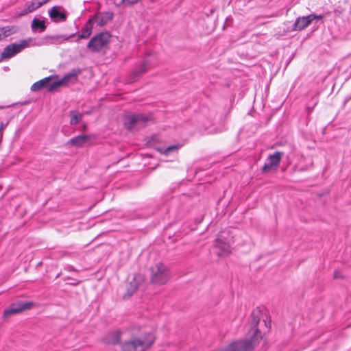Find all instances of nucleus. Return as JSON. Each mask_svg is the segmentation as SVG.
<instances>
[{
    "mask_svg": "<svg viewBox=\"0 0 351 351\" xmlns=\"http://www.w3.org/2000/svg\"><path fill=\"white\" fill-rule=\"evenodd\" d=\"M259 321V317L253 313L247 339L233 341L218 351H252L262 339L261 333L257 328Z\"/></svg>",
    "mask_w": 351,
    "mask_h": 351,
    "instance_id": "obj_1",
    "label": "nucleus"
},
{
    "mask_svg": "<svg viewBox=\"0 0 351 351\" xmlns=\"http://www.w3.org/2000/svg\"><path fill=\"white\" fill-rule=\"evenodd\" d=\"M155 341L153 333L143 330L134 329L130 337L121 345L122 351H145Z\"/></svg>",
    "mask_w": 351,
    "mask_h": 351,
    "instance_id": "obj_2",
    "label": "nucleus"
},
{
    "mask_svg": "<svg viewBox=\"0 0 351 351\" xmlns=\"http://www.w3.org/2000/svg\"><path fill=\"white\" fill-rule=\"evenodd\" d=\"M80 73V70H73L60 80H58L57 75H51L33 84L31 90L38 91L46 88L49 91H53L60 86H67L75 82Z\"/></svg>",
    "mask_w": 351,
    "mask_h": 351,
    "instance_id": "obj_3",
    "label": "nucleus"
},
{
    "mask_svg": "<svg viewBox=\"0 0 351 351\" xmlns=\"http://www.w3.org/2000/svg\"><path fill=\"white\" fill-rule=\"evenodd\" d=\"M150 281L157 286L166 284L170 278V273L167 267L160 263H156L150 268Z\"/></svg>",
    "mask_w": 351,
    "mask_h": 351,
    "instance_id": "obj_4",
    "label": "nucleus"
},
{
    "mask_svg": "<svg viewBox=\"0 0 351 351\" xmlns=\"http://www.w3.org/2000/svg\"><path fill=\"white\" fill-rule=\"evenodd\" d=\"M233 237L226 231L221 232L216 240L215 253L219 257L228 256L231 253Z\"/></svg>",
    "mask_w": 351,
    "mask_h": 351,
    "instance_id": "obj_5",
    "label": "nucleus"
},
{
    "mask_svg": "<svg viewBox=\"0 0 351 351\" xmlns=\"http://www.w3.org/2000/svg\"><path fill=\"white\" fill-rule=\"evenodd\" d=\"M110 35L101 32L93 36L87 43V48L92 52H99L105 49L109 43Z\"/></svg>",
    "mask_w": 351,
    "mask_h": 351,
    "instance_id": "obj_6",
    "label": "nucleus"
},
{
    "mask_svg": "<svg viewBox=\"0 0 351 351\" xmlns=\"http://www.w3.org/2000/svg\"><path fill=\"white\" fill-rule=\"evenodd\" d=\"M32 42L33 41L32 38H28L26 40H21L19 43H15L8 45L3 49L1 53V58H9L15 56L18 53L21 52L23 49L33 45Z\"/></svg>",
    "mask_w": 351,
    "mask_h": 351,
    "instance_id": "obj_7",
    "label": "nucleus"
},
{
    "mask_svg": "<svg viewBox=\"0 0 351 351\" xmlns=\"http://www.w3.org/2000/svg\"><path fill=\"white\" fill-rule=\"evenodd\" d=\"M149 120V117L143 114L128 115L125 118L124 125L129 130L138 129L144 127Z\"/></svg>",
    "mask_w": 351,
    "mask_h": 351,
    "instance_id": "obj_8",
    "label": "nucleus"
},
{
    "mask_svg": "<svg viewBox=\"0 0 351 351\" xmlns=\"http://www.w3.org/2000/svg\"><path fill=\"white\" fill-rule=\"evenodd\" d=\"M282 155L283 154L280 152L269 155L262 168V171L265 173L275 171L280 165Z\"/></svg>",
    "mask_w": 351,
    "mask_h": 351,
    "instance_id": "obj_9",
    "label": "nucleus"
},
{
    "mask_svg": "<svg viewBox=\"0 0 351 351\" xmlns=\"http://www.w3.org/2000/svg\"><path fill=\"white\" fill-rule=\"evenodd\" d=\"M32 306L33 303L32 302H19L17 303H13L9 308L4 311L3 317L4 319H8L14 314H17L23 311L31 308Z\"/></svg>",
    "mask_w": 351,
    "mask_h": 351,
    "instance_id": "obj_10",
    "label": "nucleus"
},
{
    "mask_svg": "<svg viewBox=\"0 0 351 351\" xmlns=\"http://www.w3.org/2000/svg\"><path fill=\"white\" fill-rule=\"evenodd\" d=\"M145 281V277L143 275L137 274H135L131 281H130L126 290V293L124 295L123 298H129L132 296L138 289L140 286Z\"/></svg>",
    "mask_w": 351,
    "mask_h": 351,
    "instance_id": "obj_11",
    "label": "nucleus"
},
{
    "mask_svg": "<svg viewBox=\"0 0 351 351\" xmlns=\"http://www.w3.org/2000/svg\"><path fill=\"white\" fill-rule=\"evenodd\" d=\"M49 1V0H32V1L26 2L25 7L18 12V14L20 16H23L28 13L32 12Z\"/></svg>",
    "mask_w": 351,
    "mask_h": 351,
    "instance_id": "obj_12",
    "label": "nucleus"
},
{
    "mask_svg": "<svg viewBox=\"0 0 351 351\" xmlns=\"http://www.w3.org/2000/svg\"><path fill=\"white\" fill-rule=\"evenodd\" d=\"M49 14L52 19L66 21L67 19V12L61 6H53L49 12Z\"/></svg>",
    "mask_w": 351,
    "mask_h": 351,
    "instance_id": "obj_13",
    "label": "nucleus"
},
{
    "mask_svg": "<svg viewBox=\"0 0 351 351\" xmlns=\"http://www.w3.org/2000/svg\"><path fill=\"white\" fill-rule=\"evenodd\" d=\"M93 23H85L82 27H78L79 32L77 34L78 39L88 38L93 32Z\"/></svg>",
    "mask_w": 351,
    "mask_h": 351,
    "instance_id": "obj_14",
    "label": "nucleus"
},
{
    "mask_svg": "<svg viewBox=\"0 0 351 351\" xmlns=\"http://www.w3.org/2000/svg\"><path fill=\"white\" fill-rule=\"evenodd\" d=\"M121 339V332L119 331H114L107 334L104 338V341L107 344H117Z\"/></svg>",
    "mask_w": 351,
    "mask_h": 351,
    "instance_id": "obj_15",
    "label": "nucleus"
},
{
    "mask_svg": "<svg viewBox=\"0 0 351 351\" xmlns=\"http://www.w3.org/2000/svg\"><path fill=\"white\" fill-rule=\"evenodd\" d=\"M89 141V136L86 135H80L70 140L69 143L75 147H82Z\"/></svg>",
    "mask_w": 351,
    "mask_h": 351,
    "instance_id": "obj_16",
    "label": "nucleus"
},
{
    "mask_svg": "<svg viewBox=\"0 0 351 351\" xmlns=\"http://www.w3.org/2000/svg\"><path fill=\"white\" fill-rule=\"evenodd\" d=\"M17 29L15 26H5L0 28V40H2L16 32Z\"/></svg>",
    "mask_w": 351,
    "mask_h": 351,
    "instance_id": "obj_17",
    "label": "nucleus"
},
{
    "mask_svg": "<svg viewBox=\"0 0 351 351\" xmlns=\"http://www.w3.org/2000/svg\"><path fill=\"white\" fill-rule=\"evenodd\" d=\"M323 20L324 19V16L322 15V14H309L308 16H302V17H298L295 22H300V21H302V22H306V23H308V22H313V20Z\"/></svg>",
    "mask_w": 351,
    "mask_h": 351,
    "instance_id": "obj_18",
    "label": "nucleus"
},
{
    "mask_svg": "<svg viewBox=\"0 0 351 351\" xmlns=\"http://www.w3.org/2000/svg\"><path fill=\"white\" fill-rule=\"evenodd\" d=\"M147 70V63H143L141 65L138 70L134 71L131 74V82L136 81L138 77L145 73Z\"/></svg>",
    "mask_w": 351,
    "mask_h": 351,
    "instance_id": "obj_19",
    "label": "nucleus"
},
{
    "mask_svg": "<svg viewBox=\"0 0 351 351\" xmlns=\"http://www.w3.org/2000/svg\"><path fill=\"white\" fill-rule=\"evenodd\" d=\"M71 125H76L82 119L83 114L76 111H71L70 112Z\"/></svg>",
    "mask_w": 351,
    "mask_h": 351,
    "instance_id": "obj_20",
    "label": "nucleus"
},
{
    "mask_svg": "<svg viewBox=\"0 0 351 351\" xmlns=\"http://www.w3.org/2000/svg\"><path fill=\"white\" fill-rule=\"evenodd\" d=\"M46 29L45 23H32V29L33 32H42Z\"/></svg>",
    "mask_w": 351,
    "mask_h": 351,
    "instance_id": "obj_21",
    "label": "nucleus"
},
{
    "mask_svg": "<svg viewBox=\"0 0 351 351\" xmlns=\"http://www.w3.org/2000/svg\"><path fill=\"white\" fill-rule=\"evenodd\" d=\"M309 23H293L292 25V30H302L307 27Z\"/></svg>",
    "mask_w": 351,
    "mask_h": 351,
    "instance_id": "obj_22",
    "label": "nucleus"
},
{
    "mask_svg": "<svg viewBox=\"0 0 351 351\" xmlns=\"http://www.w3.org/2000/svg\"><path fill=\"white\" fill-rule=\"evenodd\" d=\"M178 149V147L176 146V145H173V146H169L167 148L165 149H158L160 153L162 154H167L168 153H169L171 151H173V150H176Z\"/></svg>",
    "mask_w": 351,
    "mask_h": 351,
    "instance_id": "obj_23",
    "label": "nucleus"
},
{
    "mask_svg": "<svg viewBox=\"0 0 351 351\" xmlns=\"http://www.w3.org/2000/svg\"><path fill=\"white\" fill-rule=\"evenodd\" d=\"M140 0H122V3H123V5H132V4H134V3H136L137 2H138Z\"/></svg>",
    "mask_w": 351,
    "mask_h": 351,
    "instance_id": "obj_24",
    "label": "nucleus"
},
{
    "mask_svg": "<svg viewBox=\"0 0 351 351\" xmlns=\"http://www.w3.org/2000/svg\"><path fill=\"white\" fill-rule=\"evenodd\" d=\"M105 15H106L105 19L106 20H111L112 19V13L106 12L105 14Z\"/></svg>",
    "mask_w": 351,
    "mask_h": 351,
    "instance_id": "obj_25",
    "label": "nucleus"
},
{
    "mask_svg": "<svg viewBox=\"0 0 351 351\" xmlns=\"http://www.w3.org/2000/svg\"><path fill=\"white\" fill-rule=\"evenodd\" d=\"M209 31L206 32V34H210L215 29V23H210Z\"/></svg>",
    "mask_w": 351,
    "mask_h": 351,
    "instance_id": "obj_26",
    "label": "nucleus"
},
{
    "mask_svg": "<svg viewBox=\"0 0 351 351\" xmlns=\"http://www.w3.org/2000/svg\"><path fill=\"white\" fill-rule=\"evenodd\" d=\"M104 18H101V19H99V15H97V19H96V22H101V23H103L104 22Z\"/></svg>",
    "mask_w": 351,
    "mask_h": 351,
    "instance_id": "obj_27",
    "label": "nucleus"
},
{
    "mask_svg": "<svg viewBox=\"0 0 351 351\" xmlns=\"http://www.w3.org/2000/svg\"><path fill=\"white\" fill-rule=\"evenodd\" d=\"M32 22H45V21H43V20H40V19H37V18H34V19L32 21Z\"/></svg>",
    "mask_w": 351,
    "mask_h": 351,
    "instance_id": "obj_28",
    "label": "nucleus"
},
{
    "mask_svg": "<svg viewBox=\"0 0 351 351\" xmlns=\"http://www.w3.org/2000/svg\"><path fill=\"white\" fill-rule=\"evenodd\" d=\"M334 278H339L338 272H335V273L334 274Z\"/></svg>",
    "mask_w": 351,
    "mask_h": 351,
    "instance_id": "obj_29",
    "label": "nucleus"
},
{
    "mask_svg": "<svg viewBox=\"0 0 351 351\" xmlns=\"http://www.w3.org/2000/svg\"><path fill=\"white\" fill-rule=\"evenodd\" d=\"M129 335V332H124L122 334V335L124 337H126L127 336H128Z\"/></svg>",
    "mask_w": 351,
    "mask_h": 351,
    "instance_id": "obj_30",
    "label": "nucleus"
},
{
    "mask_svg": "<svg viewBox=\"0 0 351 351\" xmlns=\"http://www.w3.org/2000/svg\"><path fill=\"white\" fill-rule=\"evenodd\" d=\"M3 123L0 122V131L3 129Z\"/></svg>",
    "mask_w": 351,
    "mask_h": 351,
    "instance_id": "obj_31",
    "label": "nucleus"
},
{
    "mask_svg": "<svg viewBox=\"0 0 351 351\" xmlns=\"http://www.w3.org/2000/svg\"><path fill=\"white\" fill-rule=\"evenodd\" d=\"M214 11L215 10L213 9L210 10V14H212L214 12Z\"/></svg>",
    "mask_w": 351,
    "mask_h": 351,
    "instance_id": "obj_32",
    "label": "nucleus"
},
{
    "mask_svg": "<svg viewBox=\"0 0 351 351\" xmlns=\"http://www.w3.org/2000/svg\"><path fill=\"white\" fill-rule=\"evenodd\" d=\"M86 22L90 23V22H93V21L92 19H88V21Z\"/></svg>",
    "mask_w": 351,
    "mask_h": 351,
    "instance_id": "obj_33",
    "label": "nucleus"
}]
</instances>
